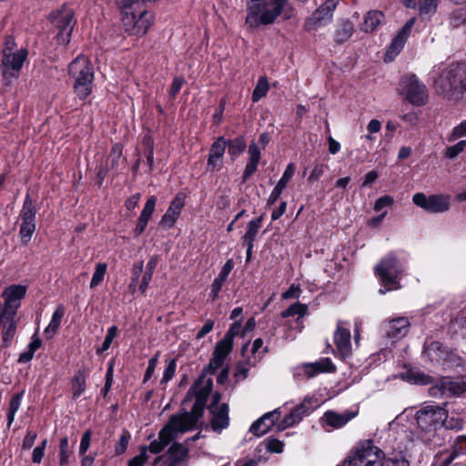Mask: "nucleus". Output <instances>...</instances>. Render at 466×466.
<instances>
[{"label":"nucleus","mask_w":466,"mask_h":466,"mask_svg":"<svg viewBox=\"0 0 466 466\" xmlns=\"http://www.w3.org/2000/svg\"><path fill=\"white\" fill-rule=\"evenodd\" d=\"M232 341H229L228 339H223L219 341L215 349L214 355L220 358L221 360H225L226 357L229 354L232 350Z\"/></svg>","instance_id":"obj_42"},{"label":"nucleus","mask_w":466,"mask_h":466,"mask_svg":"<svg viewBox=\"0 0 466 466\" xmlns=\"http://www.w3.org/2000/svg\"><path fill=\"white\" fill-rule=\"evenodd\" d=\"M404 378L414 384L426 385L431 382V378L420 371L409 370L405 373Z\"/></svg>","instance_id":"obj_40"},{"label":"nucleus","mask_w":466,"mask_h":466,"mask_svg":"<svg viewBox=\"0 0 466 466\" xmlns=\"http://www.w3.org/2000/svg\"><path fill=\"white\" fill-rule=\"evenodd\" d=\"M307 311V307L305 305H302L300 303H295L291 305L289 309L281 312L282 318H289L291 316L299 315L304 316Z\"/></svg>","instance_id":"obj_46"},{"label":"nucleus","mask_w":466,"mask_h":466,"mask_svg":"<svg viewBox=\"0 0 466 466\" xmlns=\"http://www.w3.org/2000/svg\"><path fill=\"white\" fill-rule=\"evenodd\" d=\"M147 460V447H142L140 454L134 457L128 463V466H142Z\"/></svg>","instance_id":"obj_58"},{"label":"nucleus","mask_w":466,"mask_h":466,"mask_svg":"<svg viewBox=\"0 0 466 466\" xmlns=\"http://www.w3.org/2000/svg\"><path fill=\"white\" fill-rule=\"evenodd\" d=\"M241 330H242V327H241L240 322L236 321L231 325V327L229 328L228 331L227 332V334L225 335L224 338L228 339L229 341L233 342L234 337L239 335Z\"/></svg>","instance_id":"obj_60"},{"label":"nucleus","mask_w":466,"mask_h":466,"mask_svg":"<svg viewBox=\"0 0 466 466\" xmlns=\"http://www.w3.org/2000/svg\"><path fill=\"white\" fill-rule=\"evenodd\" d=\"M466 136V120L461 122L460 125L456 126L450 137H449V140L450 141H453V140H456L461 137H465Z\"/></svg>","instance_id":"obj_53"},{"label":"nucleus","mask_w":466,"mask_h":466,"mask_svg":"<svg viewBox=\"0 0 466 466\" xmlns=\"http://www.w3.org/2000/svg\"><path fill=\"white\" fill-rule=\"evenodd\" d=\"M35 213L36 211L33 206L30 197L26 196L20 214L22 223L20 225L19 235L24 245H26L30 241L32 235L35 230Z\"/></svg>","instance_id":"obj_17"},{"label":"nucleus","mask_w":466,"mask_h":466,"mask_svg":"<svg viewBox=\"0 0 466 466\" xmlns=\"http://www.w3.org/2000/svg\"><path fill=\"white\" fill-rule=\"evenodd\" d=\"M410 322L406 318H398L390 321L387 329L388 337L399 339L408 333Z\"/></svg>","instance_id":"obj_30"},{"label":"nucleus","mask_w":466,"mask_h":466,"mask_svg":"<svg viewBox=\"0 0 466 466\" xmlns=\"http://www.w3.org/2000/svg\"><path fill=\"white\" fill-rule=\"evenodd\" d=\"M86 389V377L82 371H78L72 380L73 398H79Z\"/></svg>","instance_id":"obj_37"},{"label":"nucleus","mask_w":466,"mask_h":466,"mask_svg":"<svg viewBox=\"0 0 466 466\" xmlns=\"http://www.w3.org/2000/svg\"><path fill=\"white\" fill-rule=\"evenodd\" d=\"M248 154H249L248 161L258 164V162L260 160V150L258 148V146L256 143H252L249 145Z\"/></svg>","instance_id":"obj_59"},{"label":"nucleus","mask_w":466,"mask_h":466,"mask_svg":"<svg viewBox=\"0 0 466 466\" xmlns=\"http://www.w3.org/2000/svg\"><path fill=\"white\" fill-rule=\"evenodd\" d=\"M233 268V261L232 259H228L223 266L221 271L219 272L218 276L214 279L212 286H211V293L213 294V297H218L219 291L222 289L223 284L227 280L230 271Z\"/></svg>","instance_id":"obj_33"},{"label":"nucleus","mask_w":466,"mask_h":466,"mask_svg":"<svg viewBox=\"0 0 466 466\" xmlns=\"http://www.w3.org/2000/svg\"><path fill=\"white\" fill-rule=\"evenodd\" d=\"M248 5L247 24L251 27L268 25L281 13L285 0H249Z\"/></svg>","instance_id":"obj_5"},{"label":"nucleus","mask_w":466,"mask_h":466,"mask_svg":"<svg viewBox=\"0 0 466 466\" xmlns=\"http://www.w3.org/2000/svg\"><path fill=\"white\" fill-rule=\"evenodd\" d=\"M415 18H410V20H408L402 26V28L400 30V32L397 34V35L393 38L391 44L390 45L387 50L386 60L388 58L389 60L393 59L394 56H397L403 48L411 32V29L415 24Z\"/></svg>","instance_id":"obj_20"},{"label":"nucleus","mask_w":466,"mask_h":466,"mask_svg":"<svg viewBox=\"0 0 466 466\" xmlns=\"http://www.w3.org/2000/svg\"><path fill=\"white\" fill-rule=\"evenodd\" d=\"M208 409L211 413L210 425L214 431L221 432L224 429L228 427L229 417L228 404L222 403L219 407L209 406Z\"/></svg>","instance_id":"obj_22"},{"label":"nucleus","mask_w":466,"mask_h":466,"mask_svg":"<svg viewBox=\"0 0 466 466\" xmlns=\"http://www.w3.org/2000/svg\"><path fill=\"white\" fill-rule=\"evenodd\" d=\"M301 420V416L299 415L298 410L294 409L289 415H287L283 419V420L279 424V430H284L286 428L292 427L295 424L299 423Z\"/></svg>","instance_id":"obj_44"},{"label":"nucleus","mask_w":466,"mask_h":466,"mask_svg":"<svg viewBox=\"0 0 466 466\" xmlns=\"http://www.w3.org/2000/svg\"><path fill=\"white\" fill-rule=\"evenodd\" d=\"M394 202V199L390 196H383L379 198L374 205L375 211H380L384 208L390 207Z\"/></svg>","instance_id":"obj_52"},{"label":"nucleus","mask_w":466,"mask_h":466,"mask_svg":"<svg viewBox=\"0 0 466 466\" xmlns=\"http://www.w3.org/2000/svg\"><path fill=\"white\" fill-rule=\"evenodd\" d=\"M122 25L128 35L142 36L151 26L154 15L145 6L131 0H120Z\"/></svg>","instance_id":"obj_2"},{"label":"nucleus","mask_w":466,"mask_h":466,"mask_svg":"<svg viewBox=\"0 0 466 466\" xmlns=\"http://www.w3.org/2000/svg\"><path fill=\"white\" fill-rule=\"evenodd\" d=\"M384 15L381 12L377 10L369 11L364 17L360 29L366 33L372 32L382 23Z\"/></svg>","instance_id":"obj_32"},{"label":"nucleus","mask_w":466,"mask_h":466,"mask_svg":"<svg viewBox=\"0 0 466 466\" xmlns=\"http://www.w3.org/2000/svg\"><path fill=\"white\" fill-rule=\"evenodd\" d=\"M183 207L184 198L180 195H177L170 203L169 208L162 217L159 225L167 228H172L175 222L177 220Z\"/></svg>","instance_id":"obj_25"},{"label":"nucleus","mask_w":466,"mask_h":466,"mask_svg":"<svg viewBox=\"0 0 466 466\" xmlns=\"http://www.w3.org/2000/svg\"><path fill=\"white\" fill-rule=\"evenodd\" d=\"M156 202H157V199L154 196L150 197L147 199V201L140 214V217L138 218L137 224L135 228V234L137 236L141 235L144 232V230L146 229L147 222L155 210Z\"/></svg>","instance_id":"obj_29"},{"label":"nucleus","mask_w":466,"mask_h":466,"mask_svg":"<svg viewBox=\"0 0 466 466\" xmlns=\"http://www.w3.org/2000/svg\"><path fill=\"white\" fill-rule=\"evenodd\" d=\"M334 342L339 353L342 357H348L351 353L350 331L344 321H338L334 333Z\"/></svg>","instance_id":"obj_21"},{"label":"nucleus","mask_w":466,"mask_h":466,"mask_svg":"<svg viewBox=\"0 0 466 466\" xmlns=\"http://www.w3.org/2000/svg\"><path fill=\"white\" fill-rule=\"evenodd\" d=\"M227 147V140L220 137L211 146L208 159V167L212 171H218L222 167V159Z\"/></svg>","instance_id":"obj_23"},{"label":"nucleus","mask_w":466,"mask_h":466,"mask_svg":"<svg viewBox=\"0 0 466 466\" xmlns=\"http://www.w3.org/2000/svg\"><path fill=\"white\" fill-rule=\"evenodd\" d=\"M446 417V410L438 405H425L415 415L419 427L423 431L437 429L442 425Z\"/></svg>","instance_id":"obj_13"},{"label":"nucleus","mask_w":466,"mask_h":466,"mask_svg":"<svg viewBox=\"0 0 466 466\" xmlns=\"http://www.w3.org/2000/svg\"><path fill=\"white\" fill-rule=\"evenodd\" d=\"M15 46H16V45H15L14 37L11 35H6L5 38L2 55L15 52Z\"/></svg>","instance_id":"obj_63"},{"label":"nucleus","mask_w":466,"mask_h":466,"mask_svg":"<svg viewBox=\"0 0 466 466\" xmlns=\"http://www.w3.org/2000/svg\"><path fill=\"white\" fill-rule=\"evenodd\" d=\"M267 449L271 452L280 453L283 451V443L277 439L266 440Z\"/></svg>","instance_id":"obj_57"},{"label":"nucleus","mask_w":466,"mask_h":466,"mask_svg":"<svg viewBox=\"0 0 466 466\" xmlns=\"http://www.w3.org/2000/svg\"><path fill=\"white\" fill-rule=\"evenodd\" d=\"M67 72L75 94L79 99H86L94 86V67L90 60L85 56H76L68 65Z\"/></svg>","instance_id":"obj_3"},{"label":"nucleus","mask_w":466,"mask_h":466,"mask_svg":"<svg viewBox=\"0 0 466 466\" xmlns=\"http://www.w3.org/2000/svg\"><path fill=\"white\" fill-rule=\"evenodd\" d=\"M193 428L187 425L179 414L170 416L168 422L160 430L158 439L150 442L148 450L151 453L161 452L168 444L175 440L178 433L191 431Z\"/></svg>","instance_id":"obj_7"},{"label":"nucleus","mask_w":466,"mask_h":466,"mask_svg":"<svg viewBox=\"0 0 466 466\" xmlns=\"http://www.w3.org/2000/svg\"><path fill=\"white\" fill-rule=\"evenodd\" d=\"M212 387V379L202 373L187 392V399H189L191 396L195 397L194 405L190 411L178 414L193 429L203 415L204 408Z\"/></svg>","instance_id":"obj_4"},{"label":"nucleus","mask_w":466,"mask_h":466,"mask_svg":"<svg viewBox=\"0 0 466 466\" xmlns=\"http://www.w3.org/2000/svg\"><path fill=\"white\" fill-rule=\"evenodd\" d=\"M466 391V381L459 377H441L429 389L431 396L435 398L460 397Z\"/></svg>","instance_id":"obj_11"},{"label":"nucleus","mask_w":466,"mask_h":466,"mask_svg":"<svg viewBox=\"0 0 466 466\" xmlns=\"http://www.w3.org/2000/svg\"><path fill=\"white\" fill-rule=\"evenodd\" d=\"M408 8L418 9L420 15H432L437 8L438 0H402Z\"/></svg>","instance_id":"obj_31"},{"label":"nucleus","mask_w":466,"mask_h":466,"mask_svg":"<svg viewBox=\"0 0 466 466\" xmlns=\"http://www.w3.org/2000/svg\"><path fill=\"white\" fill-rule=\"evenodd\" d=\"M356 416V412L345 411L337 413L333 410H328L321 418V421L334 429H339L347 424L352 418Z\"/></svg>","instance_id":"obj_27"},{"label":"nucleus","mask_w":466,"mask_h":466,"mask_svg":"<svg viewBox=\"0 0 466 466\" xmlns=\"http://www.w3.org/2000/svg\"><path fill=\"white\" fill-rule=\"evenodd\" d=\"M413 203L431 213H442L450 208L448 195H431L427 198L423 193H416L412 197Z\"/></svg>","instance_id":"obj_15"},{"label":"nucleus","mask_w":466,"mask_h":466,"mask_svg":"<svg viewBox=\"0 0 466 466\" xmlns=\"http://www.w3.org/2000/svg\"><path fill=\"white\" fill-rule=\"evenodd\" d=\"M354 32V25L350 20H344L339 25L335 33L337 43L342 44L348 41Z\"/></svg>","instance_id":"obj_34"},{"label":"nucleus","mask_w":466,"mask_h":466,"mask_svg":"<svg viewBox=\"0 0 466 466\" xmlns=\"http://www.w3.org/2000/svg\"><path fill=\"white\" fill-rule=\"evenodd\" d=\"M118 329L116 326H112L107 329L106 338L102 343L101 348L97 349L96 353L100 354L109 349L113 339L116 337Z\"/></svg>","instance_id":"obj_45"},{"label":"nucleus","mask_w":466,"mask_h":466,"mask_svg":"<svg viewBox=\"0 0 466 466\" xmlns=\"http://www.w3.org/2000/svg\"><path fill=\"white\" fill-rule=\"evenodd\" d=\"M47 441L44 440L41 443V445L35 447L33 451V456L32 461L35 463H40L42 461V458L44 456L45 449L46 446Z\"/></svg>","instance_id":"obj_56"},{"label":"nucleus","mask_w":466,"mask_h":466,"mask_svg":"<svg viewBox=\"0 0 466 466\" xmlns=\"http://www.w3.org/2000/svg\"><path fill=\"white\" fill-rule=\"evenodd\" d=\"M64 314H65L64 308L62 306L57 307L56 311L53 313L52 319H51L48 326L45 329V333L48 338L53 337V335L57 330L58 327L61 324Z\"/></svg>","instance_id":"obj_36"},{"label":"nucleus","mask_w":466,"mask_h":466,"mask_svg":"<svg viewBox=\"0 0 466 466\" xmlns=\"http://www.w3.org/2000/svg\"><path fill=\"white\" fill-rule=\"evenodd\" d=\"M106 272V265L105 263H98L96 266V270H95V273H94L91 282H90L91 289L98 286L102 282Z\"/></svg>","instance_id":"obj_43"},{"label":"nucleus","mask_w":466,"mask_h":466,"mask_svg":"<svg viewBox=\"0 0 466 466\" xmlns=\"http://www.w3.org/2000/svg\"><path fill=\"white\" fill-rule=\"evenodd\" d=\"M399 94L413 106H420L428 101L426 86L415 75H406L400 81Z\"/></svg>","instance_id":"obj_9"},{"label":"nucleus","mask_w":466,"mask_h":466,"mask_svg":"<svg viewBox=\"0 0 466 466\" xmlns=\"http://www.w3.org/2000/svg\"><path fill=\"white\" fill-rule=\"evenodd\" d=\"M53 25L58 30L56 39L58 44L67 45L71 39V34L76 25L75 15L72 9L63 5L60 9L50 15Z\"/></svg>","instance_id":"obj_10"},{"label":"nucleus","mask_w":466,"mask_h":466,"mask_svg":"<svg viewBox=\"0 0 466 466\" xmlns=\"http://www.w3.org/2000/svg\"><path fill=\"white\" fill-rule=\"evenodd\" d=\"M59 449V463L61 466H65L68 462L69 454V445L67 437H64L61 439Z\"/></svg>","instance_id":"obj_47"},{"label":"nucleus","mask_w":466,"mask_h":466,"mask_svg":"<svg viewBox=\"0 0 466 466\" xmlns=\"http://www.w3.org/2000/svg\"><path fill=\"white\" fill-rule=\"evenodd\" d=\"M187 453L188 450L184 444L175 442L164 455L157 457L154 463L161 462V466H187Z\"/></svg>","instance_id":"obj_18"},{"label":"nucleus","mask_w":466,"mask_h":466,"mask_svg":"<svg viewBox=\"0 0 466 466\" xmlns=\"http://www.w3.org/2000/svg\"><path fill=\"white\" fill-rule=\"evenodd\" d=\"M130 435L128 432H125L121 435L119 441H117L115 447L116 454L119 455L126 451Z\"/></svg>","instance_id":"obj_51"},{"label":"nucleus","mask_w":466,"mask_h":466,"mask_svg":"<svg viewBox=\"0 0 466 466\" xmlns=\"http://www.w3.org/2000/svg\"><path fill=\"white\" fill-rule=\"evenodd\" d=\"M25 287L21 285H13L5 289L3 293L5 304L2 305V310L10 313L12 321L15 322V334L16 333V327L18 319L16 318L17 309L20 306V299L25 296Z\"/></svg>","instance_id":"obj_16"},{"label":"nucleus","mask_w":466,"mask_h":466,"mask_svg":"<svg viewBox=\"0 0 466 466\" xmlns=\"http://www.w3.org/2000/svg\"><path fill=\"white\" fill-rule=\"evenodd\" d=\"M335 370L329 358H323L316 362L303 363L296 368L295 377L305 376L308 379H311L321 372H332Z\"/></svg>","instance_id":"obj_19"},{"label":"nucleus","mask_w":466,"mask_h":466,"mask_svg":"<svg viewBox=\"0 0 466 466\" xmlns=\"http://www.w3.org/2000/svg\"><path fill=\"white\" fill-rule=\"evenodd\" d=\"M295 173V165L293 163H290L286 167L284 173L282 174V177L277 183L276 187L273 188L271 194L268 197V205L271 206L276 203L277 199L281 195L283 189L286 187L289 181L291 179Z\"/></svg>","instance_id":"obj_28"},{"label":"nucleus","mask_w":466,"mask_h":466,"mask_svg":"<svg viewBox=\"0 0 466 466\" xmlns=\"http://www.w3.org/2000/svg\"><path fill=\"white\" fill-rule=\"evenodd\" d=\"M227 146H228V154L238 157L246 148V141L243 137H238L233 140H227Z\"/></svg>","instance_id":"obj_41"},{"label":"nucleus","mask_w":466,"mask_h":466,"mask_svg":"<svg viewBox=\"0 0 466 466\" xmlns=\"http://www.w3.org/2000/svg\"><path fill=\"white\" fill-rule=\"evenodd\" d=\"M223 362H224L223 360L217 357L216 355H213V358L210 360L208 366L204 369L202 373H205L207 375V372H213V371L217 370L218 369H219L222 366Z\"/></svg>","instance_id":"obj_61"},{"label":"nucleus","mask_w":466,"mask_h":466,"mask_svg":"<svg viewBox=\"0 0 466 466\" xmlns=\"http://www.w3.org/2000/svg\"><path fill=\"white\" fill-rule=\"evenodd\" d=\"M383 458L384 453L380 448L371 441H365L358 444L348 462L350 466H382Z\"/></svg>","instance_id":"obj_8"},{"label":"nucleus","mask_w":466,"mask_h":466,"mask_svg":"<svg viewBox=\"0 0 466 466\" xmlns=\"http://www.w3.org/2000/svg\"><path fill=\"white\" fill-rule=\"evenodd\" d=\"M90 442H91V431H86V432H84L82 439H81L80 447H79L80 454H84L88 450V448L90 446Z\"/></svg>","instance_id":"obj_62"},{"label":"nucleus","mask_w":466,"mask_h":466,"mask_svg":"<svg viewBox=\"0 0 466 466\" xmlns=\"http://www.w3.org/2000/svg\"><path fill=\"white\" fill-rule=\"evenodd\" d=\"M339 4V0L325 1L315 12L307 19L305 29L307 31L316 30L325 26L332 21L333 12Z\"/></svg>","instance_id":"obj_14"},{"label":"nucleus","mask_w":466,"mask_h":466,"mask_svg":"<svg viewBox=\"0 0 466 466\" xmlns=\"http://www.w3.org/2000/svg\"><path fill=\"white\" fill-rule=\"evenodd\" d=\"M262 217L252 219L248 224L246 234L242 238L243 244H253L259 228H261Z\"/></svg>","instance_id":"obj_35"},{"label":"nucleus","mask_w":466,"mask_h":466,"mask_svg":"<svg viewBox=\"0 0 466 466\" xmlns=\"http://www.w3.org/2000/svg\"><path fill=\"white\" fill-rule=\"evenodd\" d=\"M374 270L376 276L380 278L385 287V289H380L379 290L380 294H385L389 290L400 288L399 280L403 272V267L393 253H390L384 257L375 266Z\"/></svg>","instance_id":"obj_6"},{"label":"nucleus","mask_w":466,"mask_h":466,"mask_svg":"<svg viewBox=\"0 0 466 466\" xmlns=\"http://www.w3.org/2000/svg\"><path fill=\"white\" fill-rule=\"evenodd\" d=\"M280 413L278 410L264 414L257 420L249 428V431L255 436L260 437L266 434L273 424L279 419Z\"/></svg>","instance_id":"obj_24"},{"label":"nucleus","mask_w":466,"mask_h":466,"mask_svg":"<svg viewBox=\"0 0 466 466\" xmlns=\"http://www.w3.org/2000/svg\"><path fill=\"white\" fill-rule=\"evenodd\" d=\"M176 368H177L176 360H171L167 363V366L166 367V369L164 370L163 378L160 382L161 384L167 383L169 380H172V378L174 377L175 372H176Z\"/></svg>","instance_id":"obj_49"},{"label":"nucleus","mask_w":466,"mask_h":466,"mask_svg":"<svg viewBox=\"0 0 466 466\" xmlns=\"http://www.w3.org/2000/svg\"><path fill=\"white\" fill-rule=\"evenodd\" d=\"M0 330L2 335V348L10 346L12 339L15 337V322L12 321L10 313L2 310V304L0 303Z\"/></svg>","instance_id":"obj_26"},{"label":"nucleus","mask_w":466,"mask_h":466,"mask_svg":"<svg viewBox=\"0 0 466 466\" xmlns=\"http://www.w3.org/2000/svg\"><path fill=\"white\" fill-rule=\"evenodd\" d=\"M28 52L25 48L15 50V52L3 54L1 61L2 76L6 84L12 82L19 76V73L26 60Z\"/></svg>","instance_id":"obj_12"},{"label":"nucleus","mask_w":466,"mask_h":466,"mask_svg":"<svg viewBox=\"0 0 466 466\" xmlns=\"http://www.w3.org/2000/svg\"><path fill=\"white\" fill-rule=\"evenodd\" d=\"M327 168H328V167L324 164L315 165L314 168L312 169V171L308 178L309 181H310V182L318 181Z\"/></svg>","instance_id":"obj_54"},{"label":"nucleus","mask_w":466,"mask_h":466,"mask_svg":"<svg viewBox=\"0 0 466 466\" xmlns=\"http://www.w3.org/2000/svg\"><path fill=\"white\" fill-rule=\"evenodd\" d=\"M434 88L447 99H462L466 95V64H452L441 70Z\"/></svg>","instance_id":"obj_1"},{"label":"nucleus","mask_w":466,"mask_h":466,"mask_svg":"<svg viewBox=\"0 0 466 466\" xmlns=\"http://www.w3.org/2000/svg\"><path fill=\"white\" fill-rule=\"evenodd\" d=\"M441 426H444L447 429L460 430L462 427V419L453 416L449 417L447 415V417L443 420Z\"/></svg>","instance_id":"obj_50"},{"label":"nucleus","mask_w":466,"mask_h":466,"mask_svg":"<svg viewBox=\"0 0 466 466\" xmlns=\"http://www.w3.org/2000/svg\"><path fill=\"white\" fill-rule=\"evenodd\" d=\"M185 80L183 77H175L169 88L168 94L171 99H174L177 94L180 91Z\"/></svg>","instance_id":"obj_55"},{"label":"nucleus","mask_w":466,"mask_h":466,"mask_svg":"<svg viewBox=\"0 0 466 466\" xmlns=\"http://www.w3.org/2000/svg\"><path fill=\"white\" fill-rule=\"evenodd\" d=\"M23 392L14 395L10 400L9 408L7 410V425L11 426L15 420L16 411L19 410L22 401Z\"/></svg>","instance_id":"obj_38"},{"label":"nucleus","mask_w":466,"mask_h":466,"mask_svg":"<svg viewBox=\"0 0 466 466\" xmlns=\"http://www.w3.org/2000/svg\"><path fill=\"white\" fill-rule=\"evenodd\" d=\"M385 466H410V462L404 458H390L385 461Z\"/></svg>","instance_id":"obj_64"},{"label":"nucleus","mask_w":466,"mask_h":466,"mask_svg":"<svg viewBox=\"0 0 466 466\" xmlns=\"http://www.w3.org/2000/svg\"><path fill=\"white\" fill-rule=\"evenodd\" d=\"M269 89V85L265 76H262L258 79L256 87L252 92V100L253 102L259 101L262 97H264Z\"/></svg>","instance_id":"obj_39"},{"label":"nucleus","mask_w":466,"mask_h":466,"mask_svg":"<svg viewBox=\"0 0 466 466\" xmlns=\"http://www.w3.org/2000/svg\"><path fill=\"white\" fill-rule=\"evenodd\" d=\"M466 147V140H461L457 144L447 147L445 156L451 159L455 158Z\"/></svg>","instance_id":"obj_48"}]
</instances>
